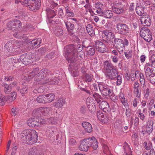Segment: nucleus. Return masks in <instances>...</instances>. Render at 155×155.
<instances>
[{
	"mask_svg": "<svg viewBox=\"0 0 155 155\" xmlns=\"http://www.w3.org/2000/svg\"><path fill=\"white\" fill-rule=\"evenodd\" d=\"M28 138L27 144L31 145L37 142L38 137L37 133L35 130H30Z\"/></svg>",
	"mask_w": 155,
	"mask_h": 155,
	"instance_id": "nucleus-6",
	"label": "nucleus"
},
{
	"mask_svg": "<svg viewBox=\"0 0 155 155\" xmlns=\"http://www.w3.org/2000/svg\"><path fill=\"white\" fill-rule=\"evenodd\" d=\"M27 123L29 126L32 127L39 126V123L38 122L35 118L29 119L27 121Z\"/></svg>",
	"mask_w": 155,
	"mask_h": 155,
	"instance_id": "nucleus-26",
	"label": "nucleus"
},
{
	"mask_svg": "<svg viewBox=\"0 0 155 155\" xmlns=\"http://www.w3.org/2000/svg\"><path fill=\"white\" fill-rule=\"evenodd\" d=\"M119 98L121 102L123 103L125 101V98L123 94H120L119 96Z\"/></svg>",
	"mask_w": 155,
	"mask_h": 155,
	"instance_id": "nucleus-64",
	"label": "nucleus"
},
{
	"mask_svg": "<svg viewBox=\"0 0 155 155\" xmlns=\"http://www.w3.org/2000/svg\"><path fill=\"white\" fill-rule=\"evenodd\" d=\"M88 102H89L87 103L88 109L91 114H93L96 111V106L94 103V100L93 98L90 97L89 99Z\"/></svg>",
	"mask_w": 155,
	"mask_h": 155,
	"instance_id": "nucleus-16",
	"label": "nucleus"
},
{
	"mask_svg": "<svg viewBox=\"0 0 155 155\" xmlns=\"http://www.w3.org/2000/svg\"><path fill=\"white\" fill-rule=\"evenodd\" d=\"M65 24L68 34L70 35H74L75 29L74 24L70 21L65 22Z\"/></svg>",
	"mask_w": 155,
	"mask_h": 155,
	"instance_id": "nucleus-15",
	"label": "nucleus"
},
{
	"mask_svg": "<svg viewBox=\"0 0 155 155\" xmlns=\"http://www.w3.org/2000/svg\"><path fill=\"white\" fill-rule=\"evenodd\" d=\"M30 130H25L21 134V138L25 141V143L27 144V140L30 133Z\"/></svg>",
	"mask_w": 155,
	"mask_h": 155,
	"instance_id": "nucleus-23",
	"label": "nucleus"
},
{
	"mask_svg": "<svg viewBox=\"0 0 155 155\" xmlns=\"http://www.w3.org/2000/svg\"><path fill=\"white\" fill-rule=\"evenodd\" d=\"M114 42L115 47L119 52L123 51L124 49L123 40L121 39L115 38Z\"/></svg>",
	"mask_w": 155,
	"mask_h": 155,
	"instance_id": "nucleus-13",
	"label": "nucleus"
},
{
	"mask_svg": "<svg viewBox=\"0 0 155 155\" xmlns=\"http://www.w3.org/2000/svg\"><path fill=\"white\" fill-rule=\"evenodd\" d=\"M64 103V100L63 99L59 98L57 100V102L54 103V105L56 107L61 108L63 106Z\"/></svg>",
	"mask_w": 155,
	"mask_h": 155,
	"instance_id": "nucleus-34",
	"label": "nucleus"
},
{
	"mask_svg": "<svg viewBox=\"0 0 155 155\" xmlns=\"http://www.w3.org/2000/svg\"><path fill=\"white\" fill-rule=\"evenodd\" d=\"M117 29L119 33L125 35L128 33L129 29L127 26L125 24L118 23L117 25Z\"/></svg>",
	"mask_w": 155,
	"mask_h": 155,
	"instance_id": "nucleus-7",
	"label": "nucleus"
},
{
	"mask_svg": "<svg viewBox=\"0 0 155 155\" xmlns=\"http://www.w3.org/2000/svg\"><path fill=\"white\" fill-rule=\"evenodd\" d=\"M143 146L145 149L147 150H150L152 147V144L151 143H149L148 146L146 142H144L143 143Z\"/></svg>",
	"mask_w": 155,
	"mask_h": 155,
	"instance_id": "nucleus-55",
	"label": "nucleus"
},
{
	"mask_svg": "<svg viewBox=\"0 0 155 155\" xmlns=\"http://www.w3.org/2000/svg\"><path fill=\"white\" fill-rule=\"evenodd\" d=\"M7 101L5 97H3L2 94H0V103L1 105L2 106L4 105L5 102Z\"/></svg>",
	"mask_w": 155,
	"mask_h": 155,
	"instance_id": "nucleus-51",
	"label": "nucleus"
},
{
	"mask_svg": "<svg viewBox=\"0 0 155 155\" xmlns=\"http://www.w3.org/2000/svg\"><path fill=\"white\" fill-rule=\"evenodd\" d=\"M41 40L40 38H37L32 40L31 41V43H33V45H32V47H36V45L38 44V45H39L41 43Z\"/></svg>",
	"mask_w": 155,
	"mask_h": 155,
	"instance_id": "nucleus-44",
	"label": "nucleus"
},
{
	"mask_svg": "<svg viewBox=\"0 0 155 155\" xmlns=\"http://www.w3.org/2000/svg\"><path fill=\"white\" fill-rule=\"evenodd\" d=\"M49 107H41L33 110L32 114L36 118H39L41 115H45L50 111Z\"/></svg>",
	"mask_w": 155,
	"mask_h": 155,
	"instance_id": "nucleus-3",
	"label": "nucleus"
},
{
	"mask_svg": "<svg viewBox=\"0 0 155 155\" xmlns=\"http://www.w3.org/2000/svg\"><path fill=\"white\" fill-rule=\"evenodd\" d=\"M91 141L89 140V138L84 139L81 141L79 147V149L82 151H87L90 147Z\"/></svg>",
	"mask_w": 155,
	"mask_h": 155,
	"instance_id": "nucleus-8",
	"label": "nucleus"
},
{
	"mask_svg": "<svg viewBox=\"0 0 155 155\" xmlns=\"http://www.w3.org/2000/svg\"><path fill=\"white\" fill-rule=\"evenodd\" d=\"M94 42V46L97 51L102 53L106 51L105 45L102 42L97 41Z\"/></svg>",
	"mask_w": 155,
	"mask_h": 155,
	"instance_id": "nucleus-11",
	"label": "nucleus"
},
{
	"mask_svg": "<svg viewBox=\"0 0 155 155\" xmlns=\"http://www.w3.org/2000/svg\"><path fill=\"white\" fill-rule=\"evenodd\" d=\"M140 21L144 26H149L151 24V21L149 16V17L142 16L140 19Z\"/></svg>",
	"mask_w": 155,
	"mask_h": 155,
	"instance_id": "nucleus-21",
	"label": "nucleus"
},
{
	"mask_svg": "<svg viewBox=\"0 0 155 155\" xmlns=\"http://www.w3.org/2000/svg\"><path fill=\"white\" fill-rule=\"evenodd\" d=\"M86 29L87 32L91 36L94 35V31L93 28L91 26V25H87L86 26Z\"/></svg>",
	"mask_w": 155,
	"mask_h": 155,
	"instance_id": "nucleus-38",
	"label": "nucleus"
},
{
	"mask_svg": "<svg viewBox=\"0 0 155 155\" xmlns=\"http://www.w3.org/2000/svg\"><path fill=\"white\" fill-rule=\"evenodd\" d=\"M82 126L85 131L88 133H90L92 131L91 125L89 122H84L82 123Z\"/></svg>",
	"mask_w": 155,
	"mask_h": 155,
	"instance_id": "nucleus-25",
	"label": "nucleus"
},
{
	"mask_svg": "<svg viewBox=\"0 0 155 155\" xmlns=\"http://www.w3.org/2000/svg\"><path fill=\"white\" fill-rule=\"evenodd\" d=\"M99 107L104 112L109 111L110 108L108 103L106 101H102L99 104Z\"/></svg>",
	"mask_w": 155,
	"mask_h": 155,
	"instance_id": "nucleus-19",
	"label": "nucleus"
},
{
	"mask_svg": "<svg viewBox=\"0 0 155 155\" xmlns=\"http://www.w3.org/2000/svg\"><path fill=\"white\" fill-rule=\"evenodd\" d=\"M147 79L152 84H155V73L149 76Z\"/></svg>",
	"mask_w": 155,
	"mask_h": 155,
	"instance_id": "nucleus-47",
	"label": "nucleus"
},
{
	"mask_svg": "<svg viewBox=\"0 0 155 155\" xmlns=\"http://www.w3.org/2000/svg\"><path fill=\"white\" fill-rule=\"evenodd\" d=\"M22 4L28 6L32 11H35L38 9L41 5L40 0H25Z\"/></svg>",
	"mask_w": 155,
	"mask_h": 155,
	"instance_id": "nucleus-2",
	"label": "nucleus"
},
{
	"mask_svg": "<svg viewBox=\"0 0 155 155\" xmlns=\"http://www.w3.org/2000/svg\"><path fill=\"white\" fill-rule=\"evenodd\" d=\"M27 89L25 86L21 88L20 90V92L21 93L22 96H23V94L27 93Z\"/></svg>",
	"mask_w": 155,
	"mask_h": 155,
	"instance_id": "nucleus-61",
	"label": "nucleus"
},
{
	"mask_svg": "<svg viewBox=\"0 0 155 155\" xmlns=\"http://www.w3.org/2000/svg\"><path fill=\"white\" fill-rule=\"evenodd\" d=\"M69 144L71 146H73L75 145L76 143V140L75 138H71L69 140Z\"/></svg>",
	"mask_w": 155,
	"mask_h": 155,
	"instance_id": "nucleus-58",
	"label": "nucleus"
},
{
	"mask_svg": "<svg viewBox=\"0 0 155 155\" xmlns=\"http://www.w3.org/2000/svg\"><path fill=\"white\" fill-rule=\"evenodd\" d=\"M56 130V129L54 127H51L49 128L48 129L47 132L48 134H49V135H50L51 136H52L54 132H55L54 133L55 134Z\"/></svg>",
	"mask_w": 155,
	"mask_h": 155,
	"instance_id": "nucleus-48",
	"label": "nucleus"
},
{
	"mask_svg": "<svg viewBox=\"0 0 155 155\" xmlns=\"http://www.w3.org/2000/svg\"><path fill=\"white\" fill-rule=\"evenodd\" d=\"M134 93L137 97H140L141 92L139 91V88L134 89Z\"/></svg>",
	"mask_w": 155,
	"mask_h": 155,
	"instance_id": "nucleus-57",
	"label": "nucleus"
},
{
	"mask_svg": "<svg viewBox=\"0 0 155 155\" xmlns=\"http://www.w3.org/2000/svg\"><path fill=\"white\" fill-rule=\"evenodd\" d=\"M93 96L95 98L97 103H98L101 101L100 99H101V96L98 94L94 93V94H93Z\"/></svg>",
	"mask_w": 155,
	"mask_h": 155,
	"instance_id": "nucleus-46",
	"label": "nucleus"
},
{
	"mask_svg": "<svg viewBox=\"0 0 155 155\" xmlns=\"http://www.w3.org/2000/svg\"><path fill=\"white\" fill-rule=\"evenodd\" d=\"M87 54L89 56H92L95 54V49L94 48L91 46L87 47Z\"/></svg>",
	"mask_w": 155,
	"mask_h": 155,
	"instance_id": "nucleus-37",
	"label": "nucleus"
},
{
	"mask_svg": "<svg viewBox=\"0 0 155 155\" xmlns=\"http://www.w3.org/2000/svg\"><path fill=\"white\" fill-rule=\"evenodd\" d=\"M85 78L87 81L88 82H91L92 80V78L91 76L87 74H86L85 75Z\"/></svg>",
	"mask_w": 155,
	"mask_h": 155,
	"instance_id": "nucleus-63",
	"label": "nucleus"
},
{
	"mask_svg": "<svg viewBox=\"0 0 155 155\" xmlns=\"http://www.w3.org/2000/svg\"><path fill=\"white\" fill-rule=\"evenodd\" d=\"M55 54L54 52H51L47 55V57L49 59H52L55 56Z\"/></svg>",
	"mask_w": 155,
	"mask_h": 155,
	"instance_id": "nucleus-56",
	"label": "nucleus"
},
{
	"mask_svg": "<svg viewBox=\"0 0 155 155\" xmlns=\"http://www.w3.org/2000/svg\"><path fill=\"white\" fill-rule=\"evenodd\" d=\"M46 12L48 18H53L55 15L54 11L49 8L47 9Z\"/></svg>",
	"mask_w": 155,
	"mask_h": 155,
	"instance_id": "nucleus-36",
	"label": "nucleus"
},
{
	"mask_svg": "<svg viewBox=\"0 0 155 155\" xmlns=\"http://www.w3.org/2000/svg\"><path fill=\"white\" fill-rule=\"evenodd\" d=\"M98 87L101 94L104 96H110L113 92L110 86L105 84H98Z\"/></svg>",
	"mask_w": 155,
	"mask_h": 155,
	"instance_id": "nucleus-4",
	"label": "nucleus"
},
{
	"mask_svg": "<svg viewBox=\"0 0 155 155\" xmlns=\"http://www.w3.org/2000/svg\"><path fill=\"white\" fill-rule=\"evenodd\" d=\"M83 50V47L80 44L78 45L76 47L73 45L66 46L64 49L65 56L68 62L70 63L69 68H72L73 66H75L76 62L78 60H81V55H78L77 52H81V54H83V51H81Z\"/></svg>",
	"mask_w": 155,
	"mask_h": 155,
	"instance_id": "nucleus-1",
	"label": "nucleus"
},
{
	"mask_svg": "<svg viewBox=\"0 0 155 155\" xmlns=\"http://www.w3.org/2000/svg\"><path fill=\"white\" fill-rule=\"evenodd\" d=\"M153 122L152 120H148L146 127V132L150 134L152 132L153 129Z\"/></svg>",
	"mask_w": 155,
	"mask_h": 155,
	"instance_id": "nucleus-22",
	"label": "nucleus"
},
{
	"mask_svg": "<svg viewBox=\"0 0 155 155\" xmlns=\"http://www.w3.org/2000/svg\"><path fill=\"white\" fill-rule=\"evenodd\" d=\"M20 61L24 64L27 65L33 61V58L31 56L23 54L20 56Z\"/></svg>",
	"mask_w": 155,
	"mask_h": 155,
	"instance_id": "nucleus-10",
	"label": "nucleus"
},
{
	"mask_svg": "<svg viewBox=\"0 0 155 155\" xmlns=\"http://www.w3.org/2000/svg\"><path fill=\"white\" fill-rule=\"evenodd\" d=\"M103 64L104 67L102 71L104 74L115 68L111 62L108 61H105Z\"/></svg>",
	"mask_w": 155,
	"mask_h": 155,
	"instance_id": "nucleus-14",
	"label": "nucleus"
},
{
	"mask_svg": "<svg viewBox=\"0 0 155 155\" xmlns=\"http://www.w3.org/2000/svg\"><path fill=\"white\" fill-rule=\"evenodd\" d=\"M97 115L98 119L104 123H107L108 122L109 118L107 116L104 114L101 111L98 112Z\"/></svg>",
	"mask_w": 155,
	"mask_h": 155,
	"instance_id": "nucleus-18",
	"label": "nucleus"
},
{
	"mask_svg": "<svg viewBox=\"0 0 155 155\" xmlns=\"http://www.w3.org/2000/svg\"><path fill=\"white\" fill-rule=\"evenodd\" d=\"M58 79L56 77H54L53 79H47L45 81H43V84H56L58 83Z\"/></svg>",
	"mask_w": 155,
	"mask_h": 155,
	"instance_id": "nucleus-29",
	"label": "nucleus"
},
{
	"mask_svg": "<svg viewBox=\"0 0 155 155\" xmlns=\"http://www.w3.org/2000/svg\"><path fill=\"white\" fill-rule=\"evenodd\" d=\"M46 102H50L54 100V95L53 94H49L45 95Z\"/></svg>",
	"mask_w": 155,
	"mask_h": 155,
	"instance_id": "nucleus-39",
	"label": "nucleus"
},
{
	"mask_svg": "<svg viewBox=\"0 0 155 155\" xmlns=\"http://www.w3.org/2000/svg\"><path fill=\"white\" fill-rule=\"evenodd\" d=\"M24 32V31H18L14 33L13 34V35L17 38H25V36Z\"/></svg>",
	"mask_w": 155,
	"mask_h": 155,
	"instance_id": "nucleus-30",
	"label": "nucleus"
},
{
	"mask_svg": "<svg viewBox=\"0 0 155 155\" xmlns=\"http://www.w3.org/2000/svg\"><path fill=\"white\" fill-rule=\"evenodd\" d=\"M45 95H42L38 96L36 98L37 102L42 103H46V99Z\"/></svg>",
	"mask_w": 155,
	"mask_h": 155,
	"instance_id": "nucleus-41",
	"label": "nucleus"
},
{
	"mask_svg": "<svg viewBox=\"0 0 155 155\" xmlns=\"http://www.w3.org/2000/svg\"><path fill=\"white\" fill-rule=\"evenodd\" d=\"M110 94V96H109L110 97V99L114 103H116L117 101L118 98L116 96H115L114 94Z\"/></svg>",
	"mask_w": 155,
	"mask_h": 155,
	"instance_id": "nucleus-54",
	"label": "nucleus"
},
{
	"mask_svg": "<svg viewBox=\"0 0 155 155\" xmlns=\"http://www.w3.org/2000/svg\"><path fill=\"white\" fill-rule=\"evenodd\" d=\"M21 22L19 20L16 19L13 22V26H14L15 30L21 28Z\"/></svg>",
	"mask_w": 155,
	"mask_h": 155,
	"instance_id": "nucleus-42",
	"label": "nucleus"
},
{
	"mask_svg": "<svg viewBox=\"0 0 155 155\" xmlns=\"http://www.w3.org/2000/svg\"><path fill=\"white\" fill-rule=\"evenodd\" d=\"M16 96V94L15 92L11 93L7 97V99L11 101H13L15 98Z\"/></svg>",
	"mask_w": 155,
	"mask_h": 155,
	"instance_id": "nucleus-45",
	"label": "nucleus"
},
{
	"mask_svg": "<svg viewBox=\"0 0 155 155\" xmlns=\"http://www.w3.org/2000/svg\"><path fill=\"white\" fill-rule=\"evenodd\" d=\"M46 51V48L45 47H41L38 50L39 54L42 55L44 54Z\"/></svg>",
	"mask_w": 155,
	"mask_h": 155,
	"instance_id": "nucleus-52",
	"label": "nucleus"
},
{
	"mask_svg": "<svg viewBox=\"0 0 155 155\" xmlns=\"http://www.w3.org/2000/svg\"><path fill=\"white\" fill-rule=\"evenodd\" d=\"M50 74V71L48 69H42L38 74L37 80L41 81L42 79L45 78L47 75Z\"/></svg>",
	"mask_w": 155,
	"mask_h": 155,
	"instance_id": "nucleus-17",
	"label": "nucleus"
},
{
	"mask_svg": "<svg viewBox=\"0 0 155 155\" xmlns=\"http://www.w3.org/2000/svg\"><path fill=\"white\" fill-rule=\"evenodd\" d=\"M54 33L56 36H60L63 34V31L62 29L59 28L55 31Z\"/></svg>",
	"mask_w": 155,
	"mask_h": 155,
	"instance_id": "nucleus-49",
	"label": "nucleus"
},
{
	"mask_svg": "<svg viewBox=\"0 0 155 155\" xmlns=\"http://www.w3.org/2000/svg\"><path fill=\"white\" fill-rule=\"evenodd\" d=\"M95 7L97 9L96 12L98 14H100L103 10L102 9L103 8V4L100 2H97L95 5Z\"/></svg>",
	"mask_w": 155,
	"mask_h": 155,
	"instance_id": "nucleus-35",
	"label": "nucleus"
},
{
	"mask_svg": "<svg viewBox=\"0 0 155 155\" xmlns=\"http://www.w3.org/2000/svg\"><path fill=\"white\" fill-rule=\"evenodd\" d=\"M140 34L141 38L148 42H150L152 40L151 32L147 28H142L140 30Z\"/></svg>",
	"mask_w": 155,
	"mask_h": 155,
	"instance_id": "nucleus-5",
	"label": "nucleus"
},
{
	"mask_svg": "<svg viewBox=\"0 0 155 155\" xmlns=\"http://www.w3.org/2000/svg\"><path fill=\"white\" fill-rule=\"evenodd\" d=\"M39 68L38 67H37L35 68H34L32 72V73L35 75H36L38 72Z\"/></svg>",
	"mask_w": 155,
	"mask_h": 155,
	"instance_id": "nucleus-62",
	"label": "nucleus"
},
{
	"mask_svg": "<svg viewBox=\"0 0 155 155\" xmlns=\"http://www.w3.org/2000/svg\"><path fill=\"white\" fill-rule=\"evenodd\" d=\"M116 79H117V85H120L122 82V76L118 74Z\"/></svg>",
	"mask_w": 155,
	"mask_h": 155,
	"instance_id": "nucleus-53",
	"label": "nucleus"
},
{
	"mask_svg": "<svg viewBox=\"0 0 155 155\" xmlns=\"http://www.w3.org/2000/svg\"><path fill=\"white\" fill-rule=\"evenodd\" d=\"M28 155H43V154H38L37 148L35 147L30 149Z\"/></svg>",
	"mask_w": 155,
	"mask_h": 155,
	"instance_id": "nucleus-31",
	"label": "nucleus"
},
{
	"mask_svg": "<svg viewBox=\"0 0 155 155\" xmlns=\"http://www.w3.org/2000/svg\"><path fill=\"white\" fill-rule=\"evenodd\" d=\"M16 85V82H13L12 84H11L8 85L7 84H4V91L5 93L8 94L11 91L12 88V87Z\"/></svg>",
	"mask_w": 155,
	"mask_h": 155,
	"instance_id": "nucleus-28",
	"label": "nucleus"
},
{
	"mask_svg": "<svg viewBox=\"0 0 155 155\" xmlns=\"http://www.w3.org/2000/svg\"><path fill=\"white\" fill-rule=\"evenodd\" d=\"M89 140L91 141L90 147H92L94 150H96L98 147V143L95 138L93 137L91 138H89Z\"/></svg>",
	"mask_w": 155,
	"mask_h": 155,
	"instance_id": "nucleus-27",
	"label": "nucleus"
},
{
	"mask_svg": "<svg viewBox=\"0 0 155 155\" xmlns=\"http://www.w3.org/2000/svg\"><path fill=\"white\" fill-rule=\"evenodd\" d=\"M153 71H151L150 68L147 67L145 69V74L146 77V78L147 79V78L149 77V76L153 74L154 73L152 72Z\"/></svg>",
	"mask_w": 155,
	"mask_h": 155,
	"instance_id": "nucleus-43",
	"label": "nucleus"
},
{
	"mask_svg": "<svg viewBox=\"0 0 155 155\" xmlns=\"http://www.w3.org/2000/svg\"><path fill=\"white\" fill-rule=\"evenodd\" d=\"M100 15H102L104 17L108 18H110L113 16V14L111 10H107L102 11L101 12L100 14Z\"/></svg>",
	"mask_w": 155,
	"mask_h": 155,
	"instance_id": "nucleus-24",
	"label": "nucleus"
},
{
	"mask_svg": "<svg viewBox=\"0 0 155 155\" xmlns=\"http://www.w3.org/2000/svg\"><path fill=\"white\" fill-rule=\"evenodd\" d=\"M5 48L9 52H12L14 49V46L10 41L8 42L5 45Z\"/></svg>",
	"mask_w": 155,
	"mask_h": 155,
	"instance_id": "nucleus-33",
	"label": "nucleus"
},
{
	"mask_svg": "<svg viewBox=\"0 0 155 155\" xmlns=\"http://www.w3.org/2000/svg\"><path fill=\"white\" fill-rule=\"evenodd\" d=\"M112 33L111 31H103L102 36L103 37H105L108 40L111 38L112 37L113 38V36L114 35L112 36Z\"/></svg>",
	"mask_w": 155,
	"mask_h": 155,
	"instance_id": "nucleus-32",
	"label": "nucleus"
},
{
	"mask_svg": "<svg viewBox=\"0 0 155 155\" xmlns=\"http://www.w3.org/2000/svg\"><path fill=\"white\" fill-rule=\"evenodd\" d=\"M112 9L113 12L117 14H120L124 12V6L121 3L115 4L112 7Z\"/></svg>",
	"mask_w": 155,
	"mask_h": 155,
	"instance_id": "nucleus-9",
	"label": "nucleus"
},
{
	"mask_svg": "<svg viewBox=\"0 0 155 155\" xmlns=\"http://www.w3.org/2000/svg\"><path fill=\"white\" fill-rule=\"evenodd\" d=\"M111 108L113 112L119 113L120 110L122 108L121 107L119 106L116 103H114L112 104Z\"/></svg>",
	"mask_w": 155,
	"mask_h": 155,
	"instance_id": "nucleus-40",
	"label": "nucleus"
},
{
	"mask_svg": "<svg viewBox=\"0 0 155 155\" xmlns=\"http://www.w3.org/2000/svg\"><path fill=\"white\" fill-rule=\"evenodd\" d=\"M118 74L117 71L115 68L106 73L105 75L107 78L110 80H114L116 79Z\"/></svg>",
	"mask_w": 155,
	"mask_h": 155,
	"instance_id": "nucleus-12",
	"label": "nucleus"
},
{
	"mask_svg": "<svg viewBox=\"0 0 155 155\" xmlns=\"http://www.w3.org/2000/svg\"><path fill=\"white\" fill-rule=\"evenodd\" d=\"M4 79L7 81H11L14 79V77L11 76H5V77Z\"/></svg>",
	"mask_w": 155,
	"mask_h": 155,
	"instance_id": "nucleus-60",
	"label": "nucleus"
},
{
	"mask_svg": "<svg viewBox=\"0 0 155 155\" xmlns=\"http://www.w3.org/2000/svg\"><path fill=\"white\" fill-rule=\"evenodd\" d=\"M144 8L141 6H139L138 4L137 3L136 8V11L137 13L140 16H146V13H144Z\"/></svg>",
	"mask_w": 155,
	"mask_h": 155,
	"instance_id": "nucleus-20",
	"label": "nucleus"
},
{
	"mask_svg": "<svg viewBox=\"0 0 155 155\" xmlns=\"http://www.w3.org/2000/svg\"><path fill=\"white\" fill-rule=\"evenodd\" d=\"M131 110L129 108H126V109L125 114L127 117H129L131 114Z\"/></svg>",
	"mask_w": 155,
	"mask_h": 155,
	"instance_id": "nucleus-59",
	"label": "nucleus"
},
{
	"mask_svg": "<svg viewBox=\"0 0 155 155\" xmlns=\"http://www.w3.org/2000/svg\"><path fill=\"white\" fill-rule=\"evenodd\" d=\"M47 121L49 124H54L56 123V120L53 117H51L47 119Z\"/></svg>",
	"mask_w": 155,
	"mask_h": 155,
	"instance_id": "nucleus-50",
	"label": "nucleus"
}]
</instances>
